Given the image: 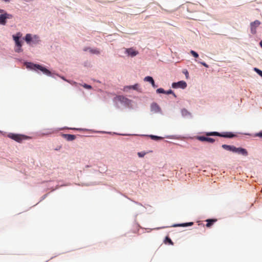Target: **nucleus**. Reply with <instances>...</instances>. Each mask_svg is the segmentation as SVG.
<instances>
[{"mask_svg":"<svg viewBox=\"0 0 262 262\" xmlns=\"http://www.w3.org/2000/svg\"><path fill=\"white\" fill-rule=\"evenodd\" d=\"M26 64L27 68L31 70L36 71V70L38 69L47 76H51V73L49 70L41 65L34 64L31 62H27Z\"/></svg>","mask_w":262,"mask_h":262,"instance_id":"nucleus-1","label":"nucleus"},{"mask_svg":"<svg viewBox=\"0 0 262 262\" xmlns=\"http://www.w3.org/2000/svg\"><path fill=\"white\" fill-rule=\"evenodd\" d=\"M206 135L207 136H216L219 137H222L225 138H232L235 136V135L230 132H226L223 133H220L216 132H207L206 133Z\"/></svg>","mask_w":262,"mask_h":262,"instance_id":"nucleus-2","label":"nucleus"},{"mask_svg":"<svg viewBox=\"0 0 262 262\" xmlns=\"http://www.w3.org/2000/svg\"><path fill=\"white\" fill-rule=\"evenodd\" d=\"M21 35L22 34L20 32L17 33L15 35H13V38L15 41L16 46H17V49L15 50L17 52H20L22 51V45L21 41L19 40V38L21 37Z\"/></svg>","mask_w":262,"mask_h":262,"instance_id":"nucleus-3","label":"nucleus"},{"mask_svg":"<svg viewBox=\"0 0 262 262\" xmlns=\"http://www.w3.org/2000/svg\"><path fill=\"white\" fill-rule=\"evenodd\" d=\"M10 138L14 140L15 141L20 142L22 140L28 139L27 136L17 134H10L8 136Z\"/></svg>","mask_w":262,"mask_h":262,"instance_id":"nucleus-4","label":"nucleus"},{"mask_svg":"<svg viewBox=\"0 0 262 262\" xmlns=\"http://www.w3.org/2000/svg\"><path fill=\"white\" fill-rule=\"evenodd\" d=\"M12 18V15L10 14L5 13L0 15V24L5 25L6 24V19Z\"/></svg>","mask_w":262,"mask_h":262,"instance_id":"nucleus-5","label":"nucleus"},{"mask_svg":"<svg viewBox=\"0 0 262 262\" xmlns=\"http://www.w3.org/2000/svg\"><path fill=\"white\" fill-rule=\"evenodd\" d=\"M187 86V83L184 81H180L178 82H173L172 84V87L174 89L182 88L185 89Z\"/></svg>","mask_w":262,"mask_h":262,"instance_id":"nucleus-6","label":"nucleus"},{"mask_svg":"<svg viewBox=\"0 0 262 262\" xmlns=\"http://www.w3.org/2000/svg\"><path fill=\"white\" fill-rule=\"evenodd\" d=\"M260 24V22L259 20H256L253 22H252L250 24L251 27V32L254 34L256 32V28L258 27Z\"/></svg>","mask_w":262,"mask_h":262,"instance_id":"nucleus-7","label":"nucleus"},{"mask_svg":"<svg viewBox=\"0 0 262 262\" xmlns=\"http://www.w3.org/2000/svg\"><path fill=\"white\" fill-rule=\"evenodd\" d=\"M125 53L131 57H135L139 54L138 51H136L133 48L125 49Z\"/></svg>","mask_w":262,"mask_h":262,"instance_id":"nucleus-8","label":"nucleus"},{"mask_svg":"<svg viewBox=\"0 0 262 262\" xmlns=\"http://www.w3.org/2000/svg\"><path fill=\"white\" fill-rule=\"evenodd\" d=\"M233 152H236L244 156H247L248 155V152L247 150L242 147L237 148L235 147Z\"/></svg>","mask_w":262,"mask_h":262,"instance_id":"nucleus-9","label":"nucleus"},{"mask_svg":"<svg viewBox=\"0 0 262 262\" xmlns=\"http://www.w3.org/2000/svg\"><path fill=\"white\" fill-rule=\"evenodd\" d=\"M198 139L201 141H206L210 143H213L215 141V140L213 138L204 136H199L198 137Z\"/></svg>","mask_w":262,"mask_h":262,"instance_id":"nucleus-10","label":"nucleus"},{"mask_svg":"<svg viewBox=\"0 0 262 262\" xmlns=\"http://www.w3.org/2000/svg\"><path fill=\"white\" fill-rule=\"evenodd\" d=\"M62 137L69 141H73L76 138V136L75 135L70 134H62Z\"/></svg>","mask_w":262,"mask_h":262,"instance_id":"nucleus-11","label":"nucleus"},{"mask_svg":"<svg viewBox=\"0 0 262 262\" xmlns=\"http://www.w3.org/2000/svg\"><path fill=\"white\" fill-rule=\"evenodd\" d=\"M151 111L155 113H158L160 111V108L157 103H153L151 105Z\"/></svg>","mask_w":262,"mask_h":262,"instance_id":"nucleus-12","label":"nucleus"},{"mask_svg":"<svg viewBox=\"0 0 262 262\" xmlns=\"http://www.w3.org/2000/svg\"><path fill=\"white\" fill-rule=\"evenodd\" d=\"M144 80L145 81L150 82L153 87H154V88L157 87V86L155 84V81L151 77L146 76L144 78Z\"/></svg>","mask_w":262,"mask_h":262,"instance_id":"nucleus-13","label":"nucleus"},{"mask_svg":"<svg viewBox=\"0 0 262 262\" xmlns=\"http://www.w3.org/2000/svg\"><path fill=\"white\" fill-rule=\"evenodd\" d=\"M222 147L226 150L231 151L232 152H234L235 146L232 145H228L226 144H223L222 145Z\"/></svg>","mask_w":262,"mask_h":262,"instance_id":"nucleus-14","label":"nucleus"},{"mask_svg":"<svg viewBox=\"0 0 262 262\" xmlns=\"http://www.w3.org/2000/svg\"><path fill=\"white\" fill-rule=\"evenodd\" d=\"M216 221V219H208L206 220L207 223L206 224V226L208 228H209L213 224V223Z\"/></svg>","mask_w":262,"mask_h":262,"instance_id":"nucleus-15","label":"nucleus"},{"mask_svg":"<svg viewBox=\"0 0 262 262\" xmlns=\"http://www.w3.org/2000/svg\"><path fill=\"white\" fill-rule=\"evenodd\" d=\"M88 50H89L91 53L93 54H99L100 53L99 51L97 49H92L89 48H86L84 49V51H86Z\"/></svg>","mask_w":262,"mask_h":262,"instance_id":"nucleus-16","label":"nucleus"},{"mask_svg":"<svg viewBox=\"0 0 262 262\" xmlns=\"http://www.w3.org/2000/svg\"><path fill=\"white\" fill-rule=\"evenodd\" d=\"M181 113L183 116L186 117L190 115V113L186 109H182Z\"/></svg>","mask_w":262,"mask_h":262,"instance_id":"nucleus-17","label":"nucleus"},{"mask_svg":"<svg viewBox=\"0 0 262 262\" xmlns=\"http://www.w3.org/2000/svg\"><path fill=\"white\" fill-rule=\"evenodd\" d=\"M32 36L30 34H26V35L25 36V40L26 41V42L27 43H30L32 40Z\"/></svg>","mask_w":262,"mask_h":262,"instance_id":"nucleus-18","label":"nucleus"},{"mask_svg":"<svg viewBox=\"0 0 262 262\" xmlns=\"http://www.w3.org/2000/svg\"><path fill=\"white\" fill-rule=\"evenodd\" d=\"M193 224V222H189V223H187L177 225H175L174 226L187 227V226H191Z\"/></svg>","mask_w":262,"mask_h":262,"instance_id":"nucleus-19","label":"nucleus"},{"mask_svg":"<svg viewBox=\"0 0 262 262\" xmlns=\"http://www.w3.org/2000/svg\"><path fill=\"white\" fill-rule=\"evenodd\" d=\"M190 53H191V55H192L193 57H194L195 58H198V57H199V55H198V54L196 52H195V51H193V50H191V51H190Z\"/></svg>","mask_w":262,"mask_h":262,"instance_id":"nucleus-20","label":"nucleus"},{"mask_svg":"<svg viewBox=\"0 0 262 262\" xmlns=\"http://www.w3.org/2000/svg\"><path fill=\"white\" fill-rule=\"evenodd\" d=\"M157 93H163L165 94L166 91H164V90L162 88H159L157 90Z\"/></svg>","mask_w":262,"mask_h":262,"instance_id":"nucleus-21","label":"nucleus"},{"mask_svg":"<svg viewBox=\"0 0 262 262\" xmlns=\"http://www.w3.org/2000/svg\"><path fill=\"white\" fill-rule=\"evenodd\" d=\"M115 99L118 101H123V100L124 99V97L122 96H117Z\"/></svg>","mask_w":262,"mask_h":262,"instance_id":"nucleus-22","label":"nucleus"},{"mask_svg":"<svg viewBox=\"0 0 262 262\" xmlns=\"http://www.w3.org/2000/svg\"><path fill=\"white\" fill-rule=\"evenodd\" d=\"M150 137H151V139H155V140L161 139L162 138V137L156 136H154V135H151Z\"/></svg>","mask_w":262,"mask_h":262,"instance_id":"nucleus-23","label":"nucleus"},{"mask_svg":"<svg viewBox=\"0 0 262 262\" xmlns=\"http://www.w3.org/2000/svg\"><path fill=\"white\" fill-rule=\"evenodd\" d=\"M166 241H167L171 245H173V242H172V241L171 240V239L170 238H169L168 237H166Z\"/></svg>","mask_w":262,"mask_h":262,"instance_id":"nucleus-24","label":"nucleus"},{"mask_svg":"<svg viewBox=\"0 0 262 262\" xmlns=\"http://www.w3.org/2000/svg\"><path fill=\"white\" fill-rule=\"evenodd\" d=\"M145 153L143 152L138 153V155L139 156V157H143L145 156Z\"/></svg>","mask_w":262,"mask_h":262,"instance_id":"nucleus-25","label":"nucleus"},{"mask_svg":"<svg viewBox=\"0 0 262 262\" xmlns=\"http://www.w3.org/2000/svg\"><path fill=\"white\" fill-rule=\"evenodd\" d=\"M83 86L86 89H91L92 88V86L90 85H88V84H84Z\"/></svg>","mask_w":262,"mask_h":262,"instance_id":"nucleus-26","label":"nucleus"},{"mask_svg":"<svg viewBox=\"0 0 262 262\" xmlns=\"http://www.w3.org/2000/svg\"><path fill=\"white\" fill-rule=\"evenodd\" d=\"M165 94H173V95L175 96L174 94L173 93L172 91L171 90H169L168 91L166 92Z\"/></svg>","mask_w":262,"mask_h":262,"instance_id":"nucleus-27","label":"nucleus"},{"mask_svg":"<svg viewBox=\"0 0 262 262\" xmlns=\"http://www.w3.org/2000/svg\"><path fill=\"white\" fill-rule=\"evenodd\" d=\"M200 64H201L202 65L204 66V67H206V68H208V65L205 62H199Z\"/></svg>","mask_w":262,"mask_h":262,"instance_id":"nucleus-28","label":"nucleus"},{"mask_svg":"<svg viewBox=\"0 0 262 262\" xmlns=\"http://www.w3.org/2000/svg\"><path fill=\"white\" fill-rule=\"evenodd\" d=\"M137 86V84H135V85H133V86H129L128 88H129V89H130V88H133V89H136V86Z\"/></svg>","mask_w":262,"mask_h":262,"instance_id":"nucleus-29","label":"nucleus"},{"mask_svg":"<svg viewBox=\"0 0 262 262\" xmlns=\"http://www.w3.org/2000/svg\"><path fill=\"white\" fill-rule=\"evenodd\" d=\"M254 70L258 74V72L260 71V70L256 68H255L254 69Z\"/></svg>","mask_w":262,"mask_h":262,"instance_id":"nucleus-30","label":"nucleus"},{"mask_svg":"<svg viewBox=\"0 0 262 262\" xmlns=\"http://www.w3.org/2000/svg\"><path fill=\"white\" fill-rule=\"evenodd\" d=\"M258 74L262 77V71H259Z\"/></svg>","mask_w":262,"mask_h":262,"instance_id":"nucleus-31","label":"nucleus"},{"mask_svg":"<svg viewBox=\"0 0 262 262\" xmlns=\"http://www.w3.org/2000/svg\"><path fill=\"white\" fill-rule=\"evenodd\" d=\"M258 136L260 137H262V133H259Z\"/></svg>","mask_w":262,"mask_h":262,"instance_id":"nucleus-32","label":"nucleus"},{"mask_svg":"<svg viewBox=\"0 0 262 262\" xmlns=\"http://www.w3.org/2000/svg\"><path fill=\"white\" fill-rule=\"evenodd\" d=\"M3 11H4V10H2V9H0V13H3Z\"/></svg>","mask_w":262,"mask_h":262,"instance_id":"nucleus-33","label":"nucleus"},{"mask_svg":"<svg viewBox=\"0 0 262 262\" xmlns=\"http://www.w3.org/2000/svg\"><path fill=\"white\" fill-rule=\"evenodd\" d=\"M260 46H261V48H262V41H261L260 42Z\"/></svg>","mask_w":262,"mask_h":262,"instance_id":"nucleus-34","label":"nucleus"}]
</instances>
